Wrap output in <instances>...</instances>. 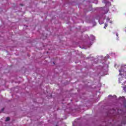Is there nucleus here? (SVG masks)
<instances>
[{
  "instance_id": "1",
  "label": "nucleus",
  "mask_w": 126,
  "mask_h": 126,
  "mask_svg": "<svg viewBox=\"0 0 126 126\" xmlns=\"http://www.w3.org/2000/svg\"><path fill=\"white\" fill-rule=\"evenodd\" d=\"M126 65L122 66L119 70V75L121 76H124L119 78V83H122V85H125V87H123V90L125 92H126Z\"/></svg>"
},
{
  "instance_id": "2",
  "label": "nucleus",
  "mask_w": 126,
  "mask_h": 126,
  "mask_svg": "<svg viewBox=\"0 0 126 126\" xmlns=\"http://www.w3.org/2000/svg\"><path fill=\"white\" fill-rule=\"evenodd\" d=\"M122 123L124 125H126V117H125L123 119Z\"/></svg>"
},
{
  "instance_id": "3",
  "label": "nucleus",
  "mask_w": 126,
  "mask_h": 126,
  "mask_svg": "<svg viewBox=\"0 0 126 126\" xmlns=\"http://www.w3.org/2000/svg\"><path fill=\"white\" fill-rule=\"evenodd\" d=\"M10 120L9 117H7L5 120V122H8Z\"/></svg>"
},
{
  "instance_id": "4",
  "label": "nucleus",
  "mask_w": 126,
  "mask_h": 126,
  "mask_svg": "<svg viewBox=\"0 0 126 126\" xmlns=\"http://www.w3.org/2000/svg\"><path fill=\"white\" fill-rule=\"evenodd\" d=\"M106 27H108V24H105V26L104 27V28L106 29Z\"/></svg>"
},
{
  "instance_id": "5",
  "label": "nucleus",
  "mask_w": 126,
  "mask_h": 126,
  "mask_svg": "<svg viewBox=\"0 0 126 126\" xmlns=\"http://www.w3.org/2000/svg\"><path fill=\"white\" fill-rule=\"evenodd\" d=\"M4 110V108H2V109H1V112H3Z\"/></svg>"
},
{
  "instance_id": "6",
  "label": "nucleus",
  "mask_w": 126,
  "mask_h": 126,
  "mask_svg": "<svg viewBox=\"0 0 126 126\" xmlns=\"http://www.w3.org/2000/svg\"><path fill=\"white\" fill-rule=\"evenodd\" d=\"M20 5H21L22 6H23V5H22V4H20Z\"/></svg>"
},
{
  "instance_id": "7",
  "label": "nucleus",
  "mask_w": 126,
  "mask_h": 126,
  "mask_svg": "<svg viewBox=\"0 0 126 126\" xmlns=\"http://www.w3.org/2000/svg\"><path fill=\"white\" fill-rule=\"evenodd\" d=\"M54 64H55V62H53Z\"/></svg>"
},
{
  "instance_id": "8",
  "label": "nucleus",
  "mask_w": 126,
  "mask_h": 126,
  "mask_svg": "<svg viewBox=\"0 0 126 126\" xmlns=\"http://www.w3.org/2000/svg\"><path fill=\"white\" fill-rule=\"evenodd\" d=\"M123 98H125V97H124V96H123Z\"/></svg>"
},
{
  "instance_id": "9",
  "label": "nucleus",
  "mask_w": 126,
  "mask_h": 126,
  "mask_svg": "<svg viewBox=\"0 0 126 126\" xmlns=\"http://www.w3.org/2000/svg\"><path fill=\"white\" fill-rule=\"evenodd\" d=\"M125 101H126V100L125 99Z\"/></svg>"
}]
</instances>
